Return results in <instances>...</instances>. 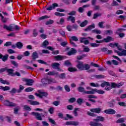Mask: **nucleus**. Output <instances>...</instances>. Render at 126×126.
<instances>
[{
    "instance_id": "nucleus-4",
    "label": "nucleus",
    "mask_w": 126,
    "mask_h": 126,
    "mask_svg": "<svg viewBox=\"0 0 126 126\" xmlns=\"http://www.w3.org/2000/svg\"><path fill=\"white\" fill-rule=\"evenodd\" d=\"M111 41H114V38L110 36H108L106 37V38H104L103 40H96L95 43H97V44H102V43H104V42L105 43H110Z\"/></svg>"
},
{
    "instance_id": "nucleus-12",
    "label": "nucleus",
    "mask_w": 126,
    "mask_h": 126,
    "mask_svg": "<svg viewBox=\"0 0 126 126\" xmlns=\"http://www.w3.org/2000/svg\"><path fill=\"white\" fill-rule=\"evenodd\" d=\"M66 126H78L79 123L75 121H67L65 123Z\"/></svg>"
},
{
    "instance_id": "nucleus-64",
    "label": "nucleus",
    "mask_w": 126,
    "mask_h": 126,
    "mask_svg": "<svg viewBox=\"0 0 126 126\" xmlns=\"http://www.w3.org/2000/svg\"><path fill=\"white\" fill-rule=\"evenodd\" d=\"M60 103L61 102L59 101H55L53 102V105H54V106H59V105H60Z\"/></svg>"
},
{
    "instance_id": "nucleus-20",
    "label": "nucleus",
    "mask_w": 126,
    "mask_h": 126,
    "mask_svg": "<svg viewBox=\"0 0 126 126\" xmlns=\"http://www.w3.org/2000/svg\"><path fill=\"white\" fill-rule=\"evenodd\" d=\"M32 59L33 61H36V59H38V58H39L38 53L36 51L33 52V53L32 55Z\"/></svg>"
},
{
    "instance_id": "nucleus-44",
    "label": "nucleus",
    "mask_w": 126,
    "mask_h": 126,
    "mask_svg": "<svg viewBox=\"0 0 126 126\" xmlns=\"http://www.w3.org/2000/svg\"><path fill=\"white\" fill-rule=\"evenodd\" d=\"M33 90H34V88H31V87H29V88H27L25 90V91L26 92H31L32 91H33Z\"/></svg>"
},
{
    "instance_id": "nucleus-32",
    "label": "nucleus",
    "mask_w": 126,
    "mask_h": 126,
    "mask_svg": "<svg viewBox=\"0 0 126 126\" xmlns=\"http://www.w3.org/2000/svg\"><path fill=\"white\" fill-rule=\"evenodd\" d=\"M92 33H95L96 34H101L102 32L101 30H97V29H95L92 31Z\"/></svg>"
},
{
    "instance_id": "nucleus-5",
    "label": "nucleus",
    "mask_w": 126,
    "mask_h": 126,
    "mask_svg": "<svg viewBox=\"0 0 126 126\" xmlns=\"http://www.w3.org/2000/svg\"><path fill=\"white\" fill-rule=\"evenodd\" d=\"M41 82L43 86H46V85L50 84L51 82H56V81H55V79H42L41 80Z\"/></svg>"
},
{
    "instance_id": "nucleus-11",
    "label": "nucleus",
    "mask_w": 126,
    "mask_h": 126,
    "mask_svg": "<svg viewBox=\"0 0 126 126\" xmlns=\"http://www.w3.org/2000/svg\"><path fill=\"white\" fill-rule=\"evenodd\" d=\"M104 112L107 114V115H115V114H116V111L111 108L105 110Z\"/></svg>"
},
{
    "instance_id": "nucleus-47",
    "label": "nucleus",
    "mask_w": 126,
    "mask_h": 126,
    "mask_svg": "<svg viewBox=\"0 0 126 126\" xmlns=\"http://www.w3.org/2000/svg\"><path fill=\"white\" fill-rule=\"evenodd\" d=\"M75 101H76V98H75V97H71L68 99L69 103H74Z\"/></svg>"
},
{
    "instance_id": "nucleus-26",
    "label": "nucleus",
    "mask_w": 126,
    "mask_h": 126,
    "mask_svg": "<svg viewBox=\"0 0 126 126\" xmlns=\"http://www.w3.org/2000/svg\"><path fill=\"white\" fill-rule=\"evenodd\" d=\"M101 87L104 88L105 86L108 87V86H111L110 83L108 82L104 81L103 83L100 85Z\"/></svg>"
},
{
    "instance_id": "nucleus-14",
    "label": "nucleus",
    "mask_w": 126,
    "mask_h": 126,
    "mask_svg": "<svg viewBox=\"0 0 126 126\" xmlns=\"http://www.w3.org/2000/svg\"><path fill=\"white\" fill-rule=\"evenodd\" d=\"M59 6V4L57 3H54L52 4V5L46 8L47 10H53V9H55L56 7Z\"/></svg>"
},
{
    "instance_id": "nucleus-6",
    "label": "nucleus",
    "mask_w": 126,
    "mask_h": 126,
    "mask_svg": "<svg viewBox=\"0 0 126 126\" xmlns=\"http://www.w3.org/2000/svg\"><path fill=\"white\" fill-rule=\"evenodd\" d=\"M76 63H77L76 66L77 68L79 69V70H84V64H83V62L77 60Z\"/></svg>"
},
{
    "instance_id": "nucleus-33",
    "label": "nucleus",
    "mask_w": 126,
    "mask_h": 126,
    "mask_svg": "<svg viewBox=\"0 0 126 126\" xmlns=\"http://www.w3.org/2000/svg\"><path fill=\"white\" fill-rule=\"evenodd\" d=\"M96 79H100L101 78H104L105 76L103 75H95L94 76Z\"/></svg>"
},
{
    "instance_id": "nucleus-51",
    "label": "nucleus",
    "mask_w": 126,
    "mask_h": 126,
    "mask_svg": "<svg viewBox=\"0 0 126 126\" xmlns=\"http://www.w3.org/2000/svg\"><path fill=\"white\" fill-rule=\"evenodd\" d=\"M59 78L61 79H64L65 78V73H61L59 76Z\"/></svg>"
},
{
    "instance_id": "nucleus-45",
    "label": "nucleus",
    "mask_w": 126,
    "mask_h": 126,
    "mask_svg": "<svg viewBox=\"0 0 126 126\" xmlns=\"http://www.w3.org/2000/svg\"><path fill=\"white\" fill-rule=\"evenodd\" d=\"M50 44V43L49 42V41H48V40H45L43 43H42V46L43 47H47V46H48L49 44Z\"/></svg>"
},
{
    "instance_id": "nucleus-37",
    "label": "nucleus",
    "mask_w": 126,
    "mask_h": 126,
    "mask_svg": "<svg viewBox=\"0 0 126 126\" xmlns=\"http://www.w3.org/2000/svg\"><path fill=\"white\" fill-rule=\"evenodd\" d=\"M49 122L52 124V125H54L55 126L57 125V123H56V121H55L53 119L51 118H48Z\"/></svg>"
},
{
    "instance_id": "nucleus-3",
    "label": "nucleus",
    "mask_w": 126,
    "mask_h": 126,
    "mask_svg": "<svg viewBox=\"0 0 126 126\" xmlns=\"http://www.w3.org/2000/svg\"><path fill=\"white\" fill-rule=\"evenodd\" d=\"M90 111L92 112H88L87 115H88V116H90V117H96L97 116L96 114H100L102 109L100 108H92ZM94 113H96V114Z\"/></svg>"
},
{
    "instance_id": "nucleus-60",
    "label": "nucleus",
    "mask_w": 126,
    "mask_h": 126,
    "mask_svg": "<svg viewBox=\"0 0 126 126\" xmlns=\"http://www.w3.org/2000/svg\"><path fill=\"white\" fill-rule=\"evenodd\" d=\"M31 105H32V106H36L37 105H40V103L36 101L32 100V102Z\"/></svg>"
},
{
    "instance_id": "nucleus-56",
    "label": "nucleus",
    "mask_w": 126,
    "mask_h": 126,
    "mask_svg": "<svg viewBox=\"0 0 126 126\" xmlns=\"http://www.w3.org/2000/svg\"><path fill=\"white\" fill-rule=\"evenodd\" d=\"M9 92L11 94H15L16 92L17 93V90L15 88H13L12 89V90L10 91H9Z\"/></svg>"
},
{
    "instance_id": "nucleus-30",
    "label": "nucleus",
    "mask_w": 126,
    "mask_h": 126,
    "mask_svg": "<svg viewBox=\"0 0 126 126\" xmlns=\"http://www.w3.org/2000/svg\"><path fill=\"white\" fill-rule=\"evenodd\" d=\"M0 82L2 84H6L7 85H9V82L6 80L2 79V78H0Z\"/></svg>"
},
{
    "instance_id": "nucleus-18",
    "label": "nucleus",
    "mask_w": 126,
    "mask_h": 126,
    "mask_svg": "<svg viewBox=\"0 0 126 126\" xmlns=\"http://www.w3.org/2000/svg\"><path fill=\"white\" fill-rule=\"evenodd\" d=\"M38 92L39 93V94H40L42 98H43L44 96L47 97L48 96V93L42 92L41 90H38Z\"/></svg>"
},
{
    "instance_id": "nucleus-49",
    "label": "nucleus",
    "mask_w": 126,
    "mask_h": 126,
    "mask_svg": "<svg viewBox=\"0 0 126 126\" xmlns=\"http://www.w3.org/2000/svg\"><path fill=\"white\" fill-rule=\"evenodd\" d=\"M79 109V108H75V109L73 111V114H74L75 117H77V116H78V114H77V111H78Z\"/></svg>"
},
{
    "instance_id": "nucleus-24",
    "label": "nucleus",
    "mask_w": 126,
    "mask_h": 126,
    "mask_svg": "<svg viewBox=\"0 0 126 126\" xmlns=\"http://www.w3.org/2000/svg\"><path fill=\"white\" fill-rule=\"evenodd\" d=\"M0 89H1V90H3V91H7L8 90H10V87L8 86L3 87L2 86H0Z\"/></svg>"
},
{
    "instance_id": "nucleus-19",
    "label": "nucleus",
    "mask_w": 126,
    "mask_h": 126,
    "mask_svg": "<svg viewBox=\"0 0 126 126\" xmlns=\"http://www.w3.org/2000/svg\"><path fill=\"white\" fill-rule=\"evenodd\" d=\"M116 104V100L112 99L111 101L108 102V106L110 108H114Z\"/></svg>"
},
{
    "instance_id": "nucleus-54",
    "label": "nucleus",
    "mask_w": 126,
    "mask_h": 126,
    "mask_svg": "<svg viewBox=\"0 0 126 126\" xmlns=\"http://www.w3.org/2000/svg\"><path fill=\"white\" fill-rule=\"evenodd\" d=\"M90 68L88 64H85L84 65V70H88Z\"/></svg>"
},
{
    "instance_id": "nucleus-62",
    "label": "nucleus",
    "mask_w": 126,
    "mask_h": 126,
    "mask_svg": "<svg viewBox=\"0 0 126 126\" xmlns=\"http://www.w3.org/2000/svg\"><path fill=\"white\" fill-rule=\"evenodd\" d=\"M20 109V107L19 106H17V108H15L14 109V114H17L18 113V111Z\"/></svg>"
},
{
    "instance_id": "nucleus-55",
    "label": "nucleus",
    "mask_w": 126,
    "mask_h": 126,
    "mask_svg": "<svg viewBox=\"0 0 126 126\" xmlns=\"http://www.w3.org/2000/svg\"><path fill=\"white\" fill-rule=\"evenodd\" d=\"M55 15H56L57 16H60V17L64 16V15H65L63 13H59L58 12H55Z\"/></svg>"
},
{
    "instance_id": "nucleus-2",
    "label": "nucleus",
    "mask_w": 126,
    "mask_h": 126,
    "mask_svg": "<svg viewBox=\"0 0 126 126\" xmlns=\"http://www.w3.org/2000/svg\"><path fill=\"white\" fill-rule=\"evenodd\" d=\"M105 121V118L102 116H97V119H93V121L90 123V126H103V124L99 122H104Z\"/></svg>"
},
{
    "instance_id": "nucleus-10",
    "label": "nucleus",
    "mask_w": 126,
    "mask_h": 126,
    "mask_svg": "<svg viewBox=\"0 0 126 126\" xmlns=\"http://www.w3.org/2000/svg\"><path fill=\"white\" fill-rule=\"evenodd\" d=\"M16 30V31H19V30L20 29V28L17 26L15 25L14 24H12L10 25V31L12 32L14 31V30Z\"/></svg>"
},
{
    "instance_id": "nucleus-31",
    "label": "nucleus",
    "mask_w": 126,
    "mask_h": 126,
    "mask_svg": "<svg viewBox=\"0 0 126 126\" xmlns=\"http://www.w3.org/2000/svg\"><path fill=\"white\" fill-rule=\"evenodd\" d=\"M66 117H65L64 120L65 121H68V120H72V119H73V116H71L69 114H66Z\"/></svg>"
},
{
    "instance_id": "nucleus-57",
    "label": "nucleus",
    "mask_w": 126,
    "mask_h": 126,
    "mask_svg": "<svg viewBox=\"0 0 126 126\" xmlns=\"http://www.w3.org/2000/svg\"><path fill=\"white\" fill-rule=\"evenodd\" d=\"M64 88L66 92H70V88L68 85H65Z\"/></svg>"
},
{
    "instance_id": "nucleus-17",
    "label": "nucleus",
    "mask_w": 126,
    "mask_h": 126,
    "mask_svg": "<svg viewBox=\"0 0 126 126\" xmlns=\"http://www.w3.org/2000/svg\"><path fill=\"white\" fill-rule=\"evenodd\" d=\"M65 59V56H63L62 55H58L55 56V59L56 61H63Z\"/></svg>"
},
{
    "instance_id": "nucleus-7",
    "label": "nucleus",
    "mask_w": 126,
    "mask_h": 126,
    "mask_svg": "<svg viewBox=\"0 0 126 126\" xmlns=\"http://www.w3.org/2000/svg\"><path fill=\"white\" fill-rule=\"evenodd\" d=\"M61 64L58 63H54L51 64V66L53 69H57L59 71H63V69L60 68Z\"/></svg>"
},
{
    "instance_id": "nucleus-61",
    "label": "nucleus",
    "mask_w": 126,
    "mask_h": 126,
    "mask_svg": "<svg viewBox=\"0 0 126 126\" xmlns=\"http://www.w3.org/2000/svg\"><path fill=\"white\" fill-rule=\"evenodd\" d=\"M71 39L72 41H74L75 42H77V41H78V38H77V37L75 36H71Z\"/></svg>"
},
{
    "instance_id": "nucleus-40",
    "label": "nucleus",
    "mask_w": 126,
    "mask_h": 126,
    "mask_svg": "<svg viewBox=\"0 0 126 126\" xmlns=\"http://www.w3.org/2000/svg\"><path fill=\"white\" fill-rule=\"evenodd\" d=\"M47 18H50V16L45 15V16H43L42 17H39L38 20H44V19H47Z\"/></svg>"
},
{
    "instance_id": "nucleus-63",
    "label": "nucleus",
    "mask_w": 126,
    "mask_h": 126,
    "mask_svg": "<svg viewBox=\"0 0 126 126\" xmlns=\"http://www.w3.org/2000/svg\"><path fill=\"white\" fill-rule=\"evenodd\" d=\"M54 23V20H49L48 21L46 22V25H50L51 24H53Z\"/></svg>"
},
{
    "instance_id": "nucleus-34",
    "label": "nucleus",
    "mask_w": 126,
    "mask_h": 126,
    "mask_svg": "<svg viewBox=\"0 0 126 126\" xmlns=\"http://www.w3.org/2000/svg\"><path fill=\"white\" fill-rule=\"evenodd\" d=\"M102 14L100 13H96L94 14L93 19H96V18L101 16Z\"/></svg>"
},
{
    "instance_id": "nucleus-53",
    "label": "nucleus",
    "mask_w": 126,
    "mask_h": 126,
    "mask_svg": "<svg viewBox=\"0 0 126 126\" xmlns=\"http://www.w3.org/2000/svg\"><path fill=\"white\" fill-rule=\"evenodd\" d=\"M64 23V19H63V18H62L60 19V22H57V24H61V25H63V24Z\"/></svg>"
},
{
    "instance_id": "nucleus-43",
    "label": "nucleus",
    "mask_w": 126,
    "mask_h": 126,
    "mask_svg": "<svg viewBox=\"0 0 126 126\" xmlns=\"http://www.w3.org/2000/svg\"><path fill=\"white\" fill-rule=\"evenodd\" d=\"M24 90V87L22 85H20L19 86V89L18 90H17V93H21V91H22V90Z\"/></svg>"
},
{
    "instance_id": "nucleus-29",
    "label": "nucleus",
    "mask_w": 126,
    "mask_h": 126,
    "mask_svg": "<svg viewBox=\"0 0 126 126\" xmlns=\"http://www.w3.org/2000/svg\"><path fill=\"white\" fill-rule=\"evenodd\" d=\"M59 74L58 72H56L55 71H49L48 73H47V75H58Z\"/></svg>"
},
{
    "instance_id": "nucleus-50",
    "label": "nucleus",
    "mask_w": 126,
    "mask_h": 126,
    "mask_svg": "<svg viewBox=\"0 0 126 126\" xmlns=\"http://www.w3.org/2000/svg\"><path fill=\"white\" fill-rule=\"evenodd\" d=\"M77 103L78 105H81V104L83 103V99L80 98H78L77 100Z\"/></svg>"
},
{
    "instance_id": "nucleus-16",
    "label": "nucleus",
    "mask_w": 126,
    "mask_h": 126,
    "mask_svg": "<svg viewBox=\"0 0 126 126\" xmlns=\"http://www.w3.org/2000/svg\"><path fill=\"white\" fill-rule=\"evenodd\" d=\"M77 53V51L74 48H72L71 50L67 53L68 56H71L72 55H75Z\"/></svg>"
},
{
    "instance_id": "nucleus-42",
    "label": "nucleus",
    "mask_w": 126,
    "mask_h": 126,
    "mask_svg": "<svg viewBox=\"0 0 126 126\" xmlns=\"http://www.w3.org/2000/svg\"><path fill=\"white\" fill-rule=\"evenodd\" d=\"M76 14V11L73 10L70 12L69 13H68V15H69V16H73Z\"/></svg>"
},
{
    "instance_id": "nucleus-9",
    "label": "nucleus",
    "mask_w": 126,
    "mask_h": 126,
    "mask_svg": "<svg viewBox=\"0 0 126 126\" xmlns=\"http://www.w3.org/2000/svg\"><path fill=\"white\" fill-rule=\"evenodd\" d=\"M23 81L26 82V85L27 86H32L33 85V83L35 82L34 80L32 79H24Z\"/></svg>"
},
{
    "instance_id": "nucleus-28",
    "label": "nucleus",
    "mask_w": 126,
    "mask_h": 126,
    "mask_svg": "<svg viewBox=\"0 0 126 126\" xmlns=\"http://www.w3.org/2000/svg\"><path fill=\"white\" fill-rule=\"evenodd\" d=\"M88 24V21L85 20L80 24V27H85Z\"/></svg>"
},
{
    "instance_id": "nucleus-46",
    "label": "nucleus",
    "mask_w": 126,
    "mask_h": 126,
    "mask_svg": "<svg viewBox=\"0 0 126 126\" xmlns=\"http://www.w3.org/2000/svg\"><path fill=\"white\" fill-rule=\"evenodd\" d=\"M37 62L38 63H41V64H46V65H48V63H47V62H45L42 60H38Z\"/></svg>"
},
{
    "instance_id": "nucleus-36",
    "label": "nucleus",
    "mask_w": 126,
    "mask_h": 126,
    "mask_svg": "<svg viewBox=\"0 0 126 126\" xmlns=\"http://www.w3.org/2000/svg\"><path fill=\"white\" fill-rule=\"evenodd\" d=\"M64 65H65L66 66H71L72 65L71 63L68 60H67L64 62Z\"/></svg>"
},
{
    "instance_id": "nucleus-48",
    "label": "nucleus",
    "mask_w": 126,
    "mask_h": 126,
    "mask_svg": "<svg viewBox=\"0 0 126 126\" xmlns=\"http://www.w3.org/2000/svg\"><path fill=\"white\" fill-rule=\"evenodd\" d=\"M90 85L91 86H92L93 87H100V85H99L98 83L95 84L94 83H91Z\"/></svg>"
},
{
    "instance_id": "nucleus-39",
    "label": "nucleus",
    "mask_w": 126,
    "mask_h": 126,
    "mask_svg": "<svg viewBox=\"0 0 126 126\" xmlns=\"http://www.w3.org/2000/svg\"><path fill=\"white\" fill-rule=\"evenodd\" d=\"M85 57H87V55L85 54H83L81 56H78L76 57L77 60H78L79 61L80 60H82V59H83V58H85Z\"/></svg>"
},
{
    "instance_id": "nucleus-23",
    "label": "nucleus",
    "mask_w": 126,
    "mask_h": 126,
    "mask_svg": "<svg viewBox=\"0 0 126 126\" xmlns=\"http://www.w3.org/2000/svg\"><path fill=\"white\" fill-rule=\"evenodd\" d=\"M77 90L78 92H80L81 93H83V94H84L85 89L83 87L80 86L77 88Z\"/></svg>"
},
{
    "instance_id": "nucleus-41",
    "label": "nucleus",
    "mask_w": 126,
    "mask_h": 126,
    "mask_svg": "<svg viewBox=\"0 0 126 126\" xmlns=\"http://www.w3.org/2000/svg\"><path fill=\"white\" fill-rule=\"evenodd\" d=\"M117 124H122L125 123V118H120L116 121Z\"/></svg>"
},
{
    "instance_id": "nucleus-35",
    "label": "nucleus",
    "mask_w": 126,
    "mask_h": 126,
    "mask_svg": "<svg viewBox=\"0 0 126 126\" xmlns=\"http://www.w3.org/2000/svg\"><path fill=\"white\" fill-rule=\"evenodd\" d=\"M68 70L70 72H74L75 71H77V69L74 67H69Z\"/></svg>"
},
{
    "instance_id": "nucleus-38",
    "label": "nucleus",
    "mask_w": 126,
    "mask_h": 126,
    "mask_svg": "<svg viewBox=\"0 0 126 126\" xmlns=\"http://www.w3.org/2000/svg\"><path fill=\"white\" fill-rule=\"evenodd\" d=\"M8 60V54H6L2 58V62H6Z\"/></svg>"
},
{
    "instance_id": "nucleus-59",
    "label": "nucleus",
    "mask_w": 126,
    "mask_h": 126,
    "mask_svg": "<svg viewBox=\"0 0 126 126\" xmlns=\"http://www.w3.org/2000/svg\"><path fill=\"white\" fill-rule=\"evenodd\" d=\"M90 45L93 48H94L95 47H99V46H100V44H98L95 43H91Z\"/></svg>"
},
{
    "instance_id": "nucleus-58",
    "label": "nucleus",
    "mask_w": 126,
    "mask_h": 126,
    "mask_svg": "<svg viewBox=\"0 0 126 126\" xmlns=\"http://www.w3.org/2000/svg\"><path fill=\"white\" fill-rule=\"evenodd\" d=\"M33 37H36L38 35V32H37V29H34L33 30Z\"/></svg>"
},
{
    "instance_id": "nucleus-15",
    "label": "nucleus",
    "mask_w": 126,
    "mask_h": 126,
    "mask_svg": "<svg viewBox=\"0 0 126 126\" xmlns=\"http://www.w3.org/2000/svg\"><path fill=\"white\" fill-rule=\"evenodd\" d=\"M95 28V24H93L91 25H90L87 27L85 29H84V31H91L92 29H94Z\"/></svg>"
},
{
    "instance_id": "nucleus-8",
    "label": "nucleus",
    "mask_w": 126,
    "mask_h": 126,
    "mask_svg": "<svg viewBox=\"0 0 126 126\" xmlns=\"http://www.w3.org/2000/svg\"><path fill=\"white\" fill-rule=\"evenodd\" d=\"M4 105L7 107H16V106H17V104L13 102H11L8 100H4Z\"/></svg>"
},
{
    "instance_id": "nucleus-22",
    "label": "nucleus",
    "mask_w": 126,
    "mask_h": 126,
    "mask_svg": "<svg viewBox=\"0 0 126 126\" xmlns=\"http://www.w3.org/2000/svg\"><path fill=\"white\" fill-rule=\"evenodd\" d=\"M94 94L95 93H98V94H103L105 93V91L102 90H97V89H94Z\"/></svg>"
},
{
    "instance_id": "nucleus-13",
    "label": "nucleus",
    "mask_w": 126,
    "mask_h": 126,
    "mask_svg": "<svg viewBox=\"0 0 126 126\" xmlns=\"http://www.w3.org/2000/svg\"><path fill=\"white\" fill-rule=\"evenodd\" d=\"M6 71L8 73V75H11V76H15V74L13 73L14 71L13 69H8L7 68V67H6Z\"/></svg>"
},
{
    "instance_id": "nucleus-21",
    "label": "nucleus",
    "mask_w": 126,
    "mask_h": 126,
    "mask_svg": "<svg viewBox=\"0 0 126 126\" xmlns=\"http://www.w3.org/2000/svg\"><path fill=\"white\" fill-rule=\"evenodd\" d=\"M67 20L68 21H71L72 23H75V17L72 16H69L68 18H67Z\"/></svg>"
},
{
    "instance_id": "nucleus-25",
    "label": "nucleus",
    "mask_w": 126,
    "mask_h": 126,
    "mask_svg": "<svg viewBox=\"0 0 126 126\" xmlns=\"http://www.w3.org/2000/svg\"><path fill=\"white\" fill-rule=\"evenodd\" d=\"M94 89H92V91H85V90L84 94H89L90 95H92V94H94Z\"/></svg>"
},
{
    "instance_id": "nucleus-27",
    "label": "nucleus",
    "mask_w": 126,
    "mask_h": 126,
    "mask_svg": "<svg viewBox=\"0 0 126 126\" xmlns=\"http://www.w3.org/2000/svg\"><path fill=\"white\" fill-rule=\"evenodd\" d=\"M16 46L18 49H21L22 48H23V43L21 42H18L16 43Z\"/></svg>"
},
{
    "instance_id": "nucleus-1",
    "label": "nucleus",
    "mask_w": 126,
    "mask_h": 126,
    "mask_svg": "<svg viewBox=\"0 0 126 126\" xmlns=\"http://www.w3.org/2000/svg\"><path fill=\"white\" fill-rule=\"evenodd\" d=\"M34 110L38 111L39 112H43V113H44V114H43V113H40L38 112H32V116H35V119L38 120V121H43V118H42H42H45V116H47V115H48V112L44 110L43 109L36 108Z\"/></svg>"
},
{
    "instance_id": "nucleus-52",
    "label": "nucleus",
    "mask_w": 126,
    "mask_h": 126,
    "mask_svg": "<svg viewBox=\"0 0 126 126\" xmlns=\"http://www.w3.org/2000/svg\"><path fill=\"white\" fill-rule=\"evenodd\" d=\"M10 63L13 65L15 66V67H17L18 66V63H16V62L14 61H11Z\"/></svg>"
}]
</instances>
